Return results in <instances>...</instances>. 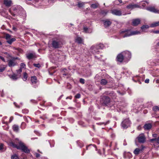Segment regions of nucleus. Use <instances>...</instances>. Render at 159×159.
<instances>
[{
  "mask_svg": "<svg viewBox=\"0 0 159 159\" xmlns=\"http://www.w3.org/2000/svg\"><path fill=\"white\" fill-rule=\"evenodd\" d=\"M9 145L18 149H21L22 151L26 153L30 152V150L25 146L24 143L18 139H16L15 143L12 142L9 143Z\"/></svg>",
  "mask_w": 159,
  "mask_h": 159,
  "instance_id": "1",
  "label": "nucleus"
},
{
  "mask_svg": "<svg viewBox=\"0 0 159 159\" xmlns=\"http://www.w3.org/2000/svg\"><path fill=\"white\" fill-rule=\"evenodd\" d=\"M140 33L139 31H131L130 30H121L120 34L121 36L123 38L132 35L138 34Z\"/></svg>",
  "mask_w": 159,
  "mask_h": 159,
  "instance_id": "2",
  "label": "nucleus"
},
{
  "mask_svg": "<svg viewBox=\"0 0 159 159\" xmlns=\"http://www.w3.org/2000/svg\"><path fill=\"white\" fill-rule=\"evenodd\" d=\"M103 45L102 44L100 43L97 45L96 46H92L91 47V50H92V52L93 53H97L98 52L97 51L98 49H102L103 48Z\"/></svg>",
  "mask_w": 159,
  "mask_h": 159,
  "instance_id": "3",
  "label": "nucleus"
},
{
  "mask_svg": "<svg viewBox=\"0 0 159 159\" xmlns=\"http://www.w3.org/2000/svg\"><path fill=\"white\" fill-rule=\"evenodd\" d=\"M12 9L15 12H17L18 13H20V11H22L24 13L23 16H25V11L20 6H14Z\"/></svg>",
  "mask_w": 159,
  "mask_h": 159,
  "instance_id": "4",
  "label": "nucleus"
},
{
  "mask_svg": "<svg viewBox=\"0 0 159 159\" xmlns=\"http://www.w3.org/2000/svg\"><path fill=\"white\" fill-rule=\"evenodd\" d=\"M130 124V122L128 119L124 120L121 124V126L124 129H126L129 127Z\"/></svg>",
  "mask_w": 159,
  "mask_h": 159,
  "instance_id": "5",
  "label": "nucleus"
},
{
  "mask_svg": "<svg viewBox=\"0 0 159 159\" xmlns=\"http://www.w3.org/2000/svg\"><path fill=\"white\" fill-rule=\"evenodd\" d=\"M5 39L7 40V43L10 44L16 40L15 38H11V35L7 34L5 35Z\"/></svg>",
  "mask_w": 159,
  "mask_h": 159,
  "instance_id": "6",
  "label": "nucleus"
},
{
  "mask_svg": "<svg viewBox=\"0 0 159 159\" xmlns=\"http://www.w3.org/2000/svg\"><path fill=\"white\" fill-rule=\"evenodd\" d=\"M124 59L129 60L131 57L130 52L128 51H125L121 52Z\"/></svg>",
  "mask_w": 159,
  "mask_h": 159,
  "instance_id": "7",
  "label": "nucleus"
},
{
  "mask_svg": "<svg viewBox=\"0 0 159 159\" xmlns=\"http://www.w3.org/2000/svg\"><path fill=\"white\" fill-rule=\"evenodd\" d=\"M52 46L55 48H57L61 47L62 44L61 42L58 40H53L52 43Z\"/></svg>",
  "mask_w": 159,
  "mask_h": 159,
  "instance_id": "8",
  "label": "nucleus"
},
{
  "mask_svg": "<svg viewBox=\"0 0 159 159\" xmlns=\"http://www.w3.org/2000/svg\"><path fill=\"white\" fill-rule=\"evenodd\" d=\"M137 138L139 143H143L145 141V137L143 134L139 135Z\"/></svg>",
  "mask_w": 159,
  "mask_h": 159,
  "instance_id": "9",
  "label": "nucleus"
},
{
  "mask_svg": "<svg viewBox=\"0 0 159 159\" xmlns=\"http://www.w3.org/2000/svg\"><path fill=\"white\" fill-rule=\"evenodd\" d=\"M146 9L150 11L159 14V10L155 8L154 7H148L146 8Z\"/></svg>",
  "mask_w": 159,
  "mask_h": 159,
  "instance_id": "10",
  "label": "nucleus"
},
{
  "mask_svg": "<svg viewBox=\"0 0 159 159\" xmlns=\"http://www.w3.org/2000/svg\"><path fill=\"white\" fill-rule=\"evenodd\" d=\"M101 99L102 100L101 101H103V103H104L105 104L109 103L110 101L109 98L108 97L106 96H103Z\"/></svg>",
  "mask_w": 159,
  "mask_h": 159,
  "instance_id": "11",
  "label": "nucleus"
},
{
  "mask_svg": "<svg viewBox=\"0 0 159 159\" xmlns=\"http://www.w3.org/2000/svg\"><path fill=\"white\" fill-rule=\"evenodd\" d=\"M111 13L116 15L121 16V12L120 10L117 9H114L111 11Z\"/></svg>",
  "mask_w": 159,
  "mask_h": 159,
  "instance_id": "12",
  "label": "nucleus"
},
{
  "mask_svg": "<svg viewBox=\"0 0 159 159\" xmlns=\"http://www.w3.org/2000/svg\"><path fill=\"white\" fill-rule=\"evenodd\" d=\"M16 62L15 60L11 59L8 61V65L9 67L13 66L16 65Z\"/></svg>",
  "mask_w": 159,
  "mask_h": 159,
  "instance_id": "13",
  "label": "nucleus"
},
{
  "mask_svg": "<svg viewBox=\"0 0 159 159\" xmlns=\"http://www.w3.org/2000/svg\"><path fill=\"white\" fill-rule=\"evenodd\" d=\"M139 6L136 4H130L127 6L126 7L129 9H133L135 8L139 7Z\"/></svg>",
  "mask_w": 159,
  "mask_h": 159,
  "instance_id": "14",
  "label": "nucleus"
},
{
  "mask_svg": "<svg viewBox=\"0 0 159 159\" xmlns=\"http://www.w3.org/2000/svg\"><path fill=\"white\" fill-rule=\"evenodd\" d=\"M104 25L105 27H107L111 24V22L108 20H103Z\"/></svg>",
  "mask_w": 159,
  "mask_h": 159,
  "instance_id": "15",
  "label": "nucleus"
},
{
  "mask_svg": "<svg viewBox=\"0 0 159 159\" xmlns=\"http://www.w3.org/2000/svg\"><path fill=\"white\" fill-rule=\"evenodd\" d=\"M150 141L153 143L154 145L155 146H156L155 144L157 143L159 144V137L157 139L156 138H153L150 139Z\"/></svg>",
  "mask_w": 159,
  "mask_h": 159,
  "instance_id": "16",
  "label": "nucleus"
},
{
  "mask_svg": "<svg viewBox=\"0 0 159 159\" xmlns=\"http://www.w3.org/2000/svg\"><path fill=\"white\" fill-rule=\"evenodd\" d=\"M4 4L7 7H10L12 4V2L11 0H4Z\"/></svg>",
  "mask_w": 159,
  "mask_h": 159,
  "instance_id": "17",
  "label": "nucleus"
},
{
  "mask_svg": "<svg viewBox=\"0 0 159 159\" xmlns=\"http://www.w3.org/2000/svg\"><path fill=\"white\" fill-rule=\"evenodd\" d=\"M140 20L139 19L133 20L132 21V24L134 26H136L140 23Z\"/></svg>",
  "mask_w": 159,
  "mask_h": 159,
  "instance_id": "18",
  "label": "nucleus"
},
{
  "mask_svg": "<svg viewBox=\"0 0 159 159\" xmlns=\"http://www.w3.org/2000/svg\"><path fill=\"white\" fill-rule=\"evenodd\" d=\"M123 59H124L121 53L119 54L117 56V60L118 61L121 62Z\"/></svg>",
  "mask_w": 159,
  "mask_h": 159,
  "instance_id": "19",
  "label": "nucleus"
},
{
  "mask_svg": "<svg viewBox=\"0 0 159 159\" xmlns=\"http://www.w3.org/2000/svg\"><path fill=\"white\" fill-rule=\"evenodd\" d=\"M84 31L86 33H91L92 32V30L86 27H84Z\"/></svg>",
  "mask_w": 159,
  "mask_h": 159,
  "instance_id": "20",
  "label": "nucleus"
},
{
  "mask_svg": "<svg viewBox=\"0 0 159 159\" xmlns=\"http://www.w3.org/2000/svg\"><path fill=\"white\" fill-rule=\"evenodd\" d=\"M152 127V125L151 124H146L144 126V128L145 129L148 130L150 129Z\"/></svg>",
  "mask_w": 159,
  "mask_h": 159,
  "instance_id": "21",
  "label": "nucleus"
},
{
  "mask_svg": "<svg viewBox=\"0 0 159 159\" xmlns=\"http://www.w3.org/2000/svg\"><path fill=\"white\" fill-rule=\"evenodd\" d=\"M75 41L79 43H83V39L80 37H77L75 39Z\"/></svg>",
  "mask_w": 159,
  "mask_h": 159,
  "instance_id": "22",
  "label": "nucleus"
},
{
  "mask_svg": "<svg viewBox=\"0 0 159 159\" xmlns=\"http://www.w3.org/2000/svg\"><path fill=\"white\" fill-rule=\"evenodd\" d=\"M12 129L14 131L16 132H18L19 130L18 126L16 125H14L12 126Z\"/></svg>",
  "mask_w": 159,
  "mask_h": 159,
  "instance_id": "23",
  "label": "nucleus"
},
{
  "mask_svg": "<svg viewBox=\"0 0 159 159\" xmlns=\"http://www.w3.org/2000/svg\"><path fill=\"white\" fill-rule=\"evenodd\" d=\"M31 80L32 83L33 84H36L37 82V79L35 76L32 77Z\"/></svg>",
  "mask_w": 159,
  "mask_h": 159,
  "instance_id": "24",
  "label": "nucleus"
},
{
  "mask_svg": "<svg viewBox=\"0 0 159 159\" xmlns=\"http://www.w3.org/2000/svg\"><path fill=\"white\" fill-rule=\"evenodd\" d=\"M27 57L29 59H30L35 57V55L33 53H30L26 55Z\"/></svg>",
  "mask_w": 159,
  "mask_h": 159,
  "instance_id": "25",
  "label": "nucleus"
},
{
  "mask_svg": "<svg viewBox=\"0 0 159 159\" xmlns=\"http://www.w3.org/2000/svg\"><path fill=\"white\" fill-rule=\"evenodd\" d=\"M85 2H82L80 1L78 2L77 5L80 8L83 7L85 4Z\"/></svg>",
  "mask_w": 159,
  "mask_h": 159,
  "instance_id": "26",
  "label": "nucleus"
},
{
  "mask_svg": "<svg viewBox=\"0 0 159 159\" xmlns=\"http://www.w3.org/2000/svg\"><path fill=\"white\" fill-rule=\"evenodd\" d=\"M6 149L4 145L2 143L0 144V152H2L5 151Z\"/></svg>",
  "mask_w": 159,
  "mask_h": 159,
  "instance_id": "27",
  "label": "nucleus"
},
{
  "mask_svg": "<svg viewBox=\"0 0 159 159\" xmlns=\"http://www.w3.org/2000/svg\"><path fill=\"white\" fill-rule=\"evenodd\" d=\"M142 150L139 148H136L134 151V153L135 155H138L139 154V152L141 151Z\"/></svg>",
  "mask_w": 159,
  "mask_h": 159,
  "instance_id": "28",
  "label": "nucleus"
},
{
  "mask_svg": "<svg viewBox=\"0 0 159 159\" xmlns=\"http://www.w3.org/2000/svg\"><path fill=\"white\" fill-rule=\"evenodd\" d=\"M158 25H159V21L156 22L152 24L151 25V27H153Z\"/></svg>",
  "mask_w": 159,
  "mask_h": 159,
  "instance_id": "29",
  "label": "nucleus"
},
{
  "mask_svg": "<svg viewBox=\"0 0 159 159\" xmlns=\"http://www.w3.org/2000/svg\"><path fill=\"white\" fill-rule=\"evenodd\" d=\"M107 81L105 79H102L100 83L101 84L105 85L107 84Z\"/></svg>",
  "mask_w": 159,
  "mask_h": 159,
  "instance_id": "30",
  "label": "nucleus"
},
{
  "mask_svg": "<svg viewBox=\"0 0 159 159\" xmlns=\"http://www.w3.org/2000/svg\"><path fill=\"white\" fill-rule=\"evenodd\" d=\"M149 28V26L148 25H143L141 27V29L143 31L145 30L146 29H148Z\"/></svg>",
  "mask_w": 159,
  "mask_h": 159,
  "instance_id": "31",
  "label": "nucleus"
},
{
  "mask_svg": "<svg viewBox=\"0 0 159 159\" xmlns=\"http://www.w3.org/2000/svg\"><path fill=\"white\" fill-rule=\"evenodd\" d=\"M11 78L13 80H16L18 79V77L16 75L14 74L11 76Z\"/></svg>",
  "mask_w": 159,
  "mask_h": 159,
  "instance_id": "32",
  "label": "nucleus"
},
{
  "mask_svg": "<svg viewBox=\"0 0 159 159\" xmlns=\"http://www.w3.org/2000/svg\"><path fill=\"white\" fill-rule=\"evenodd\" d=\"M11 159H19V158L17 155L15 154L11 156Z\"/></svg>",
  "mask_w": 159,
  "mask_h": 159,
  "instance_id": "33",
  "label": "nucleus"
},
{
  "mask_svg": "<svg viewBox=\"0 0 159 159\" xmlns=\"http://www.w3.org/2000/svg\"><path fill=\"white\" fill-rule=\"evenodd\" d=\"M28 75L27 73L25 72L24 74V76H23V80L24 81H25L27 78Z\"/></svg>",
  "mask_w": 159,
  "mask_h": 159,
  "instance_id": "34",
  "label": "nucleus"
},
{
  "mask_svg": "<svg viewBox=\"0 0 159 159\" xmlns=\"http://www.w3.org/2000/svg\"><path fill=\"white\" fill-rule=\"evenodd\" d=\"M91 7L93 8H96L98 7V4H93L91 5Z\"/></svg>",
  "mask_w": 159,
  "mask_h": 159,
  "instance_id": "35",
  "label": "nucleus"
},
{
  "mask_svg": "<svg viewBox=\"0 0 159 159\" xmlns=\"http://www.w3.org/2000/svg\"><path fill=\"white\" fill-rule=\"evenodd\" d=\"M107 12L105 10H102L101 11V13L103 16H105L107 13Z\"/></svg>",
  "mask_w": 159,
  "mask_h": 159,
  "instance_id": "36",
  "label": "nucleus"
},
{
  "mask_svg": "<svg viewBox=\"0 0 159 159\" xmlns=\"http://www.w3.org/2000/svg\"><path fill=\"white\" fill-rule=\"evenodd\" d=\"M153 110L155 111H158L159 110V107L157 106L154 107H153Z\"/></svg>",
  "mask_w": 159,
  "mask_h": 159,
  "instance_id": "37",
  "label": "nucleus"
},
{
  "mask_svg": "<svg viewBox=\"0 0 159 159\" xmlns=\"http://www.w3.org/2000/svg\"><path fill=\"white\" fill-rule=\"evenodd\" d=\"M25 65L24 63H21L20 64V68L21 69L25 68Z\"/></svg>",
  "mask_w": 159,
  "mask_h": 159,
  "instance_id": "38",
  "label": "nucleus"
},
{
  "mask_svg": "<svg viewBox=\"0 0 159 159\" xmlns=\"http://www.w3.org/2000/svg\"><path fill=\"white\" fill-rule=\"evenodd\" d=\"M33 65L34 66L38 67V68H39L40 66V64L39 63H38V64L34 63L33 64Z\"/></svg>",
  "mask_w": 159,
  "mask_h": 159,
  "instance_id": "39",
  "label": "nucleus"
},
{
  "mask_svg": "<svg viewBox=\"0 0 159 159\" xmlns=\"http://www.w3.org/2000/svg\"><path fill=\"white\" fill-rule=\"evenodd\" d=\"M19 14V15H20V16H22L23 17H25L26 16V13H25V16H23V14L24 13L22 11H20V13H18Z\"/></svg>",
  "mask_w": 159,
  "mask_h": 159,
  "instance_id": "40",
  "label": "nucleus"
},
{
  "mask_svg": "<svg viewBox=\"0 0 159 159\" xmlns=\"http://www.w3.org/2000/svg\"><path fill=\"white\" fill-rule=\"evenodd\" d=\"M80 95L79 93L77 94L75 96V97L76 98H80Z\"/></svg>",
  "mask_w": 159,
  "mask_h": 159,
  "instance_id": "41",
  "label": "nucleus"
},
{
  "mask_svg": "<svg viewBox=\"0 0 159 159\" xmlns=\"http://www.w3.org/2000/svg\"><path fill=\"white\" fill-rule=\"evenodd\" d=\"M80 82L82 84H84V80L83 79L81 78L80 79Z\"/></svg>",
  "mask_w": 159,
  "mask_h": 159,
  "instance_id": "42",
  "label": "nucleus"
},
{
  "mask_svg": "<svg viewBox=\"0 0 159 159\" xmlns=\"http://www.w3.org/2000/svg\"><path fill=\"white\" fill-rule=\"evenodd\" d=\"M5 67H0V72H2L5 69Z\"/></svg>",
  "mask_w": 159,
  "mask_h": 159,
  "instance_id": "43",
  "label": "nucleus"
},
{
  "mask_svg": "<svg viewBox=\"0 0 159 159\" xmlns=\"http://www.w3.org/2000/svg\"><path fill=\"white\" fill-rule=\"evenodd\" d=\"M22 71V69L21 68H20L19 70H17V72L18 73L20 74Z\"/></svg>",
  "mask_w": 159,
  "mask_h": 159,
  "instance_id": "44",
  "label": "nucleus"
},
{
  "mask_svg": "<svg viewBox=\"0 0 159 159\" xmlns=\"http://www.w3.org/2000/svg\"><path fill=\"white\" fill-rule=\"evenodd\" d=\"M14 104L16 106V107L17 108H19L20 107L19 106L17 105V103L15 102H14Z\"/></svg>",
  "mask_w": 159,
  "mask_h": 159,
  "instance_id": "45",
  "label": "nucleus"
},
{
  "mask_svg": "<svg viewBox=\"0 0 159 159\" xmlns=\"http://www.w3.org/2000/svg\"><path fill=\"white\" fill-rule=\"evenodd\" d=\"M0 95H1V96L2 97H3L4 96L3 90H2V91L1 92H0Z\"/></svg>",
  "mask_w": 159,
  "mask_h": 159,
  "instance_id": "46",
  "label": "nucleus"
},
{
  "mask_svg": "<svg viewBox=\"0 0 159 159\" xmlns=\"http://www.w3.org/2000/svg\"><path fill=\"white\" fill-rule=\"evenodd\" d=\"M149 79H146L145 80V82L146 83H148L149 82Z\"/></svg>",
  "mask_w": 159,
  "mask_h": 159,
  "instance_id": "47",
  "label": "nucleus"
},
{
  "mask_svg": "<svg viewBox=\"0 0 159 159\" xmlns=\"http://www.w3.org/2000/svg\"><path fill=\"white\" fill-rule=\"evenodd\" d=\"M13 119V117H12V116L10 118V119H9V122H11L12 120Z\"/></svg>",
  "mask_w": 159,
  "mask_h": 159,
  "instance_id": "48",
  "label": "nucleus"
},
{
  "mask_svg": "<svg viewBox=\"0 0 159 159\" xmlns=\"http://www.w3.org/2000/svg\"><path fill=\"white\" fill-rule=\"evenodd\" d=\"M0 58L3 61L5 62V61L4 58L2 56H0Z\"/></svg>",
  "mask_w": 159,
  "mask_h": 159,
  "instance_id": "49",
  "label": "nucleus"
},
{
  "mask_svg": "<svg viewBox=\"0 0 159 159\" xmlns=\"http://www.w3.org/2000/svg\"><path fill=\"white\" fill-rule=\"evenodd\" d=\"M35 155H36V157L37 158H38L39 157H40V154L37 153H35Z\"/></svg>",
  "mask_w": 159,
  "mask_h": 159,
  "instance_id": "50",
  "label": "nucleus"
},
{
  "mask_svg": "<svg viewBox=\"0 0 159 159\" xmlns=\"http://www.w3.org/2000/svg\"><path fill=\"white\" fill-rule=\"evenodd\" d=\"M152 136L154 138H156L157 136V134H152Z\"/></svg>",
  "mask_w": 159,
  "mask_h": 159,
  "instance_id": "51",
  "label": "nucleus"
},
{
  "mask_svg": "<svg viewBox=\"0 0 159 159\" xmlns=\"http://www.w3.org/2000/svg\"><path fill=\"white\" fill-rule=\"evenodd\" d=\"M72 98V97L71 96H69V97H66V99H71Z\"/></svg>",
  "mask_w": 159,
  "mask_h": 159,
  "instance_id": "52",
  "label": "nucleus"
},
{
  "mask_svg": "<svg viewBox=\"0 0 159 159\" xmlns=\"http://www.w3.org/2000/svg\"><path fill=\"white\" fill-rule=\"evenodd\" d=\"M137 129L139 130H140L141 129V127L140 125H139L138 127H137Z\"/></svg>",
  "mask_w": 159,
  "mask_h": 159,
  "instance_id": "53",
  "label": "nucleus"
},
{
  "mask_svg": "<svg viewBox=\"0 0 159 159\" xmlns=\"http://www.w3.org/2000/svg\"><path fill=\"white\" fill-rule=\"evenodd\" d=\"M141 4H142L143 7H144L146 5L145 3H143L142 2L141 3Z\"/></svg>",
  "mask_w": 159,
  "mask_h": 159,
  "instance_id": "54",
  "label": "nucleus"
},
{
  "mask_svg": "<svg viewBox=\"0 0 159 159\" xmlns=\"http://www.w3.org/2000/svg\"><path fill=\"white\" fill-rule=\"evenodd\" d=\"M154 33H159V31H155L154 32Z\"/></svg>",
  "mask_w": 159,
  "mask_h": 159,
  "instance_id": "55",
  "label": "nucleus"
},
{
  "mask_svg": "<svg viewBox=\"0 0 159 159\" xmlns=\"http://www.w3.org/2000/svg\"><path fill=\"white\" fill-rule=\"evenodd\" d=\"M62 96H63V95H61V96L58 99L59 100L61 99V98L62 97Z\"/></svg>",
  "mask_w": 159,
  "mask_h": 159,
  "instance_id": "56",
  "label": "nucleus"
},
{
  "mask_svg": "<svg viewBox=\"0 0 159 159\" xmlns=\"http://www.w3.org/2000/svg\"><path fill=\"white\" fill-rule=\"evenodd\" d=\"M108 123V122H107L106 124H105L104 123H101L100 124H105V125H106V124H107V123Z\"/></svg>",
  "mask_w": 159,
  "mask_h": 159,
  "instance_id": "57",
  "label": "nucleus"
},
{
  "mask_svg": "<svg viewBox=\"0 0 159 159\" xmlns=\"http://www.w3.org/2000/svg\"><path fill=\"white\" fill-rule=\"evenodd\" d=\"M11 13L13 16H15V14L14 13H12L11 12Z\"/></svg>",
  "mask_w": 159,
  "mask_h": 159,
  "instance_id": "58",
  "label": "nucleus"
},
{
  "mask_svg": "<svg viewBox=\"0 0 159 159\" xmlns=\"http://www.w3.org/2000/svg\"><path fill=\"white\" fill-rule=\"evenodd\" d=\"M118 1L119 2H120V3H121L122 2L121 0H118Z\"/></svg>",
  "mask_w": 159,
  "mask_h": 159,
  "instance_id": "59",
  "label": "nucleus"
},
{
  "mask_svg": "<svg viewBox=\"0 0 159 159\" xmlns=\"http://www.w3.org/2000/svg\"><path fill=\"white\" fill-rule=\"evenodd\" d=\"M76 1V0H70V2H73L74 1Z\"/></svg>",
  "mask_w": 159,
  "mask_h": 159,
  "instance_id": "60",
  "label": "nucleus"
},
{
  "mask_svg": "<svg viewBox=\"0 0 159 159\" xmlns=\"http://www.w3.org/2000/svg\"><path fill=\"white\" fill-rule=\"evenodd\" d=\"M24 124H25V123L24 122H23V123H22L21 125H24Z\"/></svg>",
  "mask_w": 159,
  "mask_h": 159,
  "instance_id": "61",
  "label": "nucleus"
},
{
  "mask_svg": "<svg viewBox=\"0 0 159 159\" xmlns=\"http://www.w3.org/2000/svg\"><path fill=\"white\" fill-rule=\"evenodd\" d=\"M2 43L0 41V45H2Z\"/></svg>",
  "mask_w": 159,
  "mask_h": 159,
  "instance_id": "62",
  "label": "nucleus"
},
{
  "mask_svg": "<svg viewBox=\"0 0 159 159\" xmlns=\"http://www.w3.org/2000/svg\"><path fill=\"white\" fill-rule=\"evenodd\" d=\"M157 45L159 46V42L157 43Z\"/></svg>",
  "mask_w": 159,
  "mask_h": 159,
  "instance_id": "63",
  "label": "nucleus"
},
{
  "mask_svg": "<svg viewBox=\"0 0 159 159\" xmlns=\"http://www.w3.org/2000/svg\"><path fill=\"white\" fill-rule=\"evenodd\" d=\"M72 5H75V3H73V4H72Z\"/></svg>",
  "mask_w": 159,
  "mask_h": 159,
  "instance_id": "64",
  "label": "nucleus"
}]
</instances>
